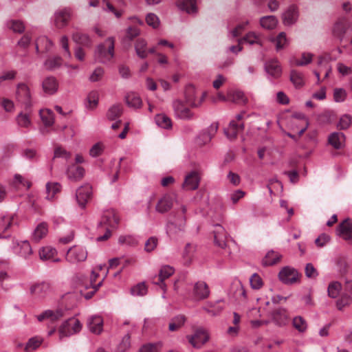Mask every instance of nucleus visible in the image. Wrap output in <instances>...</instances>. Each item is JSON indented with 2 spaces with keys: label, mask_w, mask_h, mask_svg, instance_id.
Wrapping results in <instances>:
<instances>
[{
  "label": "nucleus",
  "mask_w": 352,
  "mask_h": 352,
  "mask_svg": "<svg viewBox=\"0 0 352 352\" xmlns=\"http://www.w3.org/2000/svg\"><path fill=\"white\" fill-rule=\"evenodd\" d=\"M290 80L296 88H300L305 85V78L303 74L296 70L291 71Z\"/></svg>",
  "instance_id": "37998d69"
},
{
  "label": "nucleus",
  "mask_w": 352,
  "mask_h": 352,
  "mask_svg": "<svg viewBox=\"0 0 352 352\" xmlns=\"http://www.w3.org/2000/svg\"><path fill=\"white\" fill-rule=\"evenodd\" d=\"M42 87L46 94L53 95L58 91V82L55 77L48 76L43 80Z\"/></svg>",
  "instance_id": "393cba45"
},
{
  "label": "nucleus",
  "mask_w": 352,
  "mask_h": 352,
  "mask_svg": "<svg viewBox=\"0 0 352 352\" xmlns=\"http://www.w3.org/2000/svg\"><path fill=\"white\" fill-rule=\"evenodd\" d=\"M82 325L76 317H72L62 322L58 328L59 338L69 337L78 333L82 329Z\"/></svg>",
  "instance_id": "20e7f679"
},
{
  "label": "nucleus",
  "mask_w": 352,
  "mask_h": 352,
  "mask_svg": "<svg viewBox=\"0 0 352 352\" xmlns=\"http://www.w3.org/2000/svg\"><path fill=\"white\" fill-rule=\"evenodd\" d=\"M98 274L95 272V270H93L91 272V276H90V280L89 283L85 285V288H92L93 291L89 294H87L85 296L86 298H90L91 296L96 293V292L99 289V287L102 285L103 279L100 280L98 283H96V278H98Z\"/></svg>",
  "instance_id": "72a5a7b5"
},
{
  "label": "nucleus",
  "mask_w": 352,
  "mask_h": 352,
  "mask_svg": "<svg viewBox=\"0 0 352 352\" xmlns=\"http://www.w3.org/2000/svg\"><path fill=\"white\" fill-rule=\"evenodd\" d=\"M89 330L96 335L100 334L103 330V319L100 316H92L87 320Z\"/></svg>",
  "instance_id": "412c9836"
},
{
  "label": "nucleus",
  "mask_w": 352,
  "mask_h": 352,
  "mask_svg": "<svg viewBox=\"0 0 352 352\" xmlns=\"http://www.w3.org/2000/svg\"><path fill=\"white\" fill-rule=\"evenodd\" d=\"M114 55V38L109 37L103 43L98 45L95 52L96 60L105 63L109 61Z\"/></svg>",
  "instance_id": "7ed1b4c3"
},
{
  "label": "nucleus",
  "mask_w": 352,
  "mask_h": 352,
  "mask_svg": "<svg viewBox=\"0 0 352 352\" xmlns=\"http://www.w3.org/2000/svg\"><path fill=\"white\" fill-rule=\"evenodd\" d=\"M62 65V58L60 56H54L47 59L44 63L47 70H54L60 67Z\"/></svg>",
  "instance_id": "3c124183"
},
{
  "label": "nucleus",
  "mask_w": 352,
  "mask_h": 352,
  "mask_svg": "<svg viewBox=\"0 0 352 352\" xmlns=\"http://www.w3.org/2000/svg\"><path fill=\"white\" fill-rule=\"evenodd\" d=\"M265 72L272 79H278L282 75V67L280 63L276 58L267 60L264 65Z\"/></svg>",
  "instance_id": "1a4fd4ad"
},
{
  "label": "nucleus",
  "mask_w": 352,
  "mask_h": 352,
  "mask_svg": "<svg viewBox=\"0 0 352 352\" xmlns=\"http://www.w3.org/2000/svg\"><path fill=\"white\" fill-rule=\"evenodd\" d=\"M272 321L278 326L286 325L289 322V315L286 309L278 308L272 313Z\"/></svg>",
  "instance_id": "4be33fe9"
},
{
  "label": "nucleus",
  "mask_w": 352,
  "mask_h": 352,
  "mask_svg": "<svg viewBox=\"0 0 352 352\" xmlns=\"http://www.w3.org/2000/svg\"><path fill=\"white\" fill-rule=\"evenodd\" d=\"M13 219V216L8 214L0 217V239H6L10 236L9 234H4L12 227Z\"/></svg>",
  "instance_id": "bb28decb"
},
{
  "label": "nucleus",
  "mask_w": 352,
  "mask_h": 352,
  "mask_svg": "<svg viewBox=\"0 0 352 352\" xmlns=\"http://www.w3.org/2000/svg\"><path fill=\"white\" fill-rule=\"evenodd\" d=\"M72 39L76 43L85 47H90L91 45V41L89 36L86 34H82L79 32H76L72 34Z\"/></svg>",
  "instance_id": "79ce46f5"
},
{
  "label": "nucleus",
  "mask_w": 352,
  "mask_h": 352,
  "mask_svg": "<svg viewBox=\"0 0 352 352\" xmlns=\"http://www.w3.org/2000/svg\"><path fill=\"white\" fill-rule=\"evenodd\" d=\"M60 190V185L57 182L47 183L46 184V198L49 200L54 199L55 195Z\"/></svg>",
  "instance_id": "8fccbe9b"
},
{
  "label": "nucleus",
  "mask_w": 352,
  "mask_h": 352,
  "mask_svg": "<svg viewBox=\"0 0 352 352\" xmlns=\"http://www.w3.org/2000/svg\"><path fill=\"white\" fill-rule=\"evenodd\" d=\"M54 45L53 42L45 36H39L36 41V50L39 52L41 49L44 52H49Z\"/></svg>",
  "instance_id": "f704fd0d"
},
{
  "label": "nucleus",
  "mask_w": 352,
  "mask_h": 352,
  "mask_svg": "<svg viewBox=\"0 0 352 352\" xmlns=\"http://www.w3.org/2000/svg\"><path fill=\"white\" fill-rule=\"evenodd\" d=\"M12 183L16 187L19 188L25 187L26 189H29L31 186V182L19 174L14 175Z\"/></svg>",
  "instance_id": "6e6d98bb"
},
{
  "label": "nucleus",
  "mask_w": 352,
  "mask_h": 352,
  "mask_svg": "<svg viewBox=\"0 0 352 352\" xmlns=\"http://www.w3.org/2000/svg\"><path fill=\"white\" fill-rule=\"evenodd\" d=\"M205 96L206 94L203 93L201 98L199 100V101H197L195 87L192 85H189L186 87L184 92L185 102L187 104L192 107L195 108L199 107L204 100Z\"/></svg>",
  "instance_id": "f8f14e48"
},
{
  "label": "nucleus",
  "mask_w": 352,
  "mask_h": 352,
  "mask_svg": "<svg viewBox=\"0 0 352 352\" xmlns=\"http://www.w3.org/2000/svg\"><path fill=\"white\" fill-rule=\"evenodd\" d=\"M16 98L26 107L31 106V94L29 87L25 84L19 83L17 85Z\"/></svg>",
  "instance_id": "4468645a"
},
{
  "label": "nucleus",
  "mask_w": 352,
  "mask_h": 352,
  "mask_svg": "<svg viewBox=\"0 0 352 352\" xmlns=\"http://www.w3.org/2000/svg\"><path fill=\"white\" fill-rule=\"evenodd\" d=\"M162 346V342L148 343L143 345L139 352H160Z\"/></svg>",
  "instance_id": "13d9d810"
},
{
  "label": "nucleus",
  "mask_w": 352,
  "mask_h": 352,
  "mask_svg": "<svg viewBox=\"0 0 352 352\" xmlns=\"http://www.w3.org/2000/svg\"><path fill=\"white\" fill-rule=\"evenodd\" d=\"M130 334L127 333L125 335L122 341L120 342L118 346V350L120 352H125L131 346V342H130Z\"/></svg>",
  "instance_id": "774afa93"
},
{
  "label": "nucleus",
  "mask_w": 352,
  "mask_h": 352,
  "mask_svg": "<svg viewBox=\"0 0 352 352\" xmlns=\"http://www.w3.org/2000/svg\"><path fill=\"white\" fill-rule=\"evenodd\" d=\"M210 295V289L204 281H197L195 283L192 296L195 300H202L207 298Z\"/></svg>",
  "instance_id": "ddd939ff"
},
{
  "label": "nucleus",
  "mask_w": 352,
  "mask_h": 352,
  "mask_svg": "<svg viewBox=\"0 0 352 352\" xmlns=\"http://www.w3.org/2000/svg\"><path fill=\"white\" fill-rule=\"evenodd\" d=\"M122 113V107L119 104L113 105L109 108L107 112V118L109 120H113L120 117Z\"/></svg>",
  "instance_id": "052dcab7"
},
{
  "label": "nucleus",
  "mask_w": 352,
  "mask_h": 352,
  "mask_svg": "<svg viewBox=\"0 0 352 352\" xmlns=\"http://www.w3.org/2000/svg\"><path fill=\"white\" fill-rule=\"evenodd\" d=\"M278 278L284 284L291 285L298 280L299 274L294 268L286 266L279 272Z\"/></svg>",
  "instance_id": "0eeeda50"
},
{
  "label": "nucleus",
  "mask_w": 352,
  "mask_h": 352,
  "mask_svg": "<svg viewBox=\"0 0 352 352\" xmlns=\"http://www.w3.org/2000/svg\"><path fill=\"white\" fill-rule=\"evenodd\" d=\"M87 251L81 246L74 245L70 248L66 254V260L71 263H77L86 260Z\"/></svg>",
  "instance_id": "39448f33"
},
{
  "label": "nucleus",
  "mask_w": 352,
  "mask_h": 352,
  "mask_svg": "<svg viewBox=\"0 0 352 352\" xmlns=\"http://www.w3.org/2000/svg\"><path fill=\"white\" fill-rule=\"evenodd\" d=\"M329 143L336 149H340L344 146L345 135L341 132H333L328 138Z\"/></svg>",
  "instance_id": "7c9ffc66"
},
{
  "label": "nucleus",
  "mask_w": 352,
  "mask_h": 352,
  "mask_svg": "<svg viewBox=\"0 0 352 352\" xmlns=\"http://www.w3.org/2000/svg\"><path fill=\"white\" fill-rule=\"evenodd\" d=\"M50 291V285L47 283H39L30 287V293L37 297H44Z\"/></svg>",
  "instance_id": "473e14b6"
},
{
  "label": "nucleus",
  "mask_w": 352,
  "mask_h": 352,
  "mask_svg": "<svg viewBox=\"0 0 352 352\" xmlns=\"http://www.w3.org/2000/svg\"><path fill=\"white\" fill-rule=\"evenodd\" d=\"M133 296H144L147 293V287L144 283H138L131 289Z\"/></svg>",
  "instance_id": "680f3d73"
},
{
  "label": "nucleus",
  "mask_w": 352,
  "mask_h": 352,
  "mask_svg": "<svg viewBox=\"0 0 352 352\" xmlns=\"http://www.w3.org/2000/svg\"><path fill=\"white\" fill-rule=\"evenodd\" d=\"M13 250L14 253L24 258H28L32 254V247L28 241L16 243Z\"/></svg>",
  "instance_id": "b1692460"
},
{
  "label": "nucleus",
  "mask_w": 352,
  "mask_h": 352,
  "mask_svg": "<svg viewBox=\"0 0 352 352\" xmlns=\"http://www.w3.org/2000/svg\"><path fill=\"white\" fill-rule=\"evenodd\" d=\"M341 289L342 285L338 281H333L328 286V296L332 298H336L340 294Z\"/></svg>",
  "instance_id": "603ef678"
},
{
  "label": "nucleus",
  "mask_w": 352,
  "mask_h": 352,
  "mask_svg": "<svg viewBox=\"0 0 352 352\" xmlns=\"http://www.w3.org/2000/svg\"><path fill=\"white\" fill-rule=\"evenodd\" d=\"M39 115L43 123L45 126H51L53 124L54 119L53 112L51 110L48 109H41Z\"/></svg>",
  "instance_id": "a18cd8bd"
},
{
  "label": "nucleus",
  "mask_w": 352,
  "mask_h": 352,
  "mask_svg": "<svg viewBox=\"0 0 352 352\" xmlns=\"http://www.w3.org/2000/svg\"><path fill=\"white\" fill-rule=\"evenodd\" d=\"M120 222L117 212L109 209L104 211L101 219L98 224V230H105V233L97 238V241H102L108 239L111 235V231L116 229Z\"/></svg>",
  "instance_id": "f257e3e1"
},
{
  "label": "nucleus",
  "mask_w": 352,
  "mask_h": 352,
  "mask_svg": "<svg viewBox=\"0 0 352 352\" xmlns=\"http://www.w3.org/2000/svg\"><path fill=\"white\" fill-rule=\"evenodd\" d=\"M56 254V250L51 246H45L39 250V257L43 261L52 260L53 262H59L60 258H54Z\"/></svg>",
  "instance_id": "c756f323"
},
{
  "label": "nucleus",
  "mask_w": 352,
  "mask_h": 352,
  "mask_svg": "<svg viewBox=\"0 0 352 352\" xmlns=\"http://www.w3.org/2000/svg\"><path fill=\"white\" fill-rule=\"evenodd\" d=\"M298 121H300L304 124L303 126L298 131V135H302L308 127V120L303 113H297L292 116V122L294 124H296Z\"/></svg>",
  "instance_id": "c03bdc74"
},
{
  "label": "nucleus",
  "mask_w": 352,
  "mask_h": 352,
  "mask_svg": "<svg viewBox=\"0 0 352 352\" xmlns=\"http://www.w3.org/2000/svg\"><path fill=\"white\" fill-rule=\"evenodd\" d=\"M175 272V269L170 265H163L159 272L157 279H153V283L163 289L164 292L166 290V285L164 283V280L171 276Z\"/></svg>",
  "instance_id": "dca6fc26"
},
{
  "label": "nucleus",
  "mask_w": 352,
  "mask_h": 352,
  "mask_svg": "<svg viewBox=\"0 0 352 352\" xmlns=\"http://www.w3.org/2000/svg\"><path fill=\"white\" fill-rule=\"evenodd\" d=\"M347 96L345 89L342 88H336L333 90V99L336 102H344Z\"/></svg>",
  "instance_id": "69168bd1"
},
{
  "label": "nucleus",
  "mask_w": 352,
  "mask_h": 352,
  "mask_svg": "<svg viewBox=\"0 0 352 352\" xmlns=\"http://www.w3.org/2000/svg\"><path fill=\"white\" fill-rule=\"evenodd\" d=\"M218 130V123H212L206 130L203 131L197 139V144L200 146H204L208 144L212 138L215 135Z\"/></svg>",
  "instance_id": "9d476101"
},
{
  "label": "nucleus",
  "mask_w": 352,
  "mask_h": 352,
  "mask_svg": "<svg viewBox=\"0 0 352 352\" xmlns=\"http://www.w3.org/2000/svg\"><path fill=\"white\" fill-rule=\"evenodd\" d=\"M293 327L299 332H305L307 328V322L301 316H296L292 320Z\"/></svg>",
  "instance_id": "4d7b16f0"
},
{
  "label": "nucleus",
  "mask_w": 352,
  "mask_h": 352,
  "mask_svg": "<svg viewBox=\"0 0 352 352\" xmlns=\"http://www.w3.org/2000/svg\"><path fill=\"white\" fill-rule=\"evenodd\" d=\"M60 45L63 50V56L70 58L72 57V53L69 48V40L67 36H63L60 38Z\"/></svg>",
  "instance_id": "0e129e2a"
},
{
  "label": "nucleus",
  "mask_w": 352,
  "mask_h": 352,
  "mask_svg": "<svg viewBox=\"0 0 352 352\" xmlns=\"http://www.w3.org/2000/svg\"><path fill=\"white\" fill-rule=\"evenodd\" d=\"M85 170L82 167L72 165L67 170V178L72 182L81 179L84 175Z\"/></svg>",
  "instance_id": "2f4dec72"
},
{
  "label": "nucleus",
  "mask_w": 352,
  "mask_h": 352,
  "mask_svg": "<svg viewBox=\"0 0 352 352\" xmlns=\"http://www.w3.org/2000/svg\"><path fill=\"white\" fill-rule=\"evenodd\" d=\"M282 255L274 250L269 251L262 261L265 266H270L276 264L280 261Z\"/></svg>",
  "instance_id": "e433bc0d"
},
{
  "label": "nucleus",
  "mask_w": 352,
  "mask_h": 352,
  "mask_svg": "<svg viewBox=\"0 0 352 352\" xmlns=\"http://www.w3.org/2000/svg\"><path fill=\"white\" fill-rule=\"evenodd\" d=\"M146 22L148 25L152 27L154 29L157 28L160 24V21L159 17L153 13H148L146 15Z\"/></svg>",
  "instance_id": "e2e57ef3"
},
{
  "label": "nucleus",
  "mask_w": 352,
  "mask_h": 352,
  "mask_svg": "<svg viewBox=\"0 0 352 352\" xmlns=\"http://www.w3.org/2000/svg\"><path fill=\"white\" fill-rule=\"evenodd\" d=\"M200 182V177L197 172L192 171L188 174L184 179L183 188L186 190H196Z\"/></svg>",
  "instance_id": "5701e85b"
},
{
  "label": "nucleus",
  "mask_w": 352,
  "mask_h": 352,
  "mask_svg": "<svg viewBox=\"0 0 352 352\" xmlns=\"http://www.w3.org/2000/svg\"><path fill=\"white\" fill-rule=\"evenodd\" d=\"M63 316V312L60 309H58L56 311L46 310L41 314L37 316V319L38 321H43L45 319H50L52 321H54L58 320Z\"/></svg>",
  "instance_id": "c9c22d12"
},
{
  "label": "nucleus",
  "mask_w": 352,
  "mask_h": 352,
  "mask_svg": "<svg viewBox=\"0 0 352 352\" xmlns=\"http://www.w3.org/2000/svg\"><path fill=\"white\" fill-rule=\"evenodd\" d=\"M178 8L186 11L188 14H193L197 12L195 0H184L177 3Z\"/></svg>",
  "instance_id": "a19ab883"
},
{
  "label": "nucleus",
  "mask_w": 352,
  "mask_h": 352,
  "mask_svg": "<svg viewBox=\"0 0 352 352\" xmlns=\"http://www.w3.org/2000/svg\"><path fill=\"white\" fill-rule=\"evenodd\" d=\"M135 50L139 58H146L148 56L147 41L144 38H138L135 44Z\"/></svg>",
  "instance_id": "4c0bfd02"
},
{
  "label": "nucleus",
  "mask_w": 352,
  "mask_h": 352,
  "mask_svg": "<svg viewBox=\"0 0 352 352\" xmlns=\"http://www.w3.org/2000/svg\"><path fill=\"white\" fill-rule=\"evenodd\" d=\"M243 118V113L238 114L236 116V120L230 121L229 126L225 129V133L229 139H234L237 136L238 133L243 130V124L242 122H240Z\"/></svg>",
  "instance_id": "6e6552de"
},
{
  "label": "nucleus",
  "mask_w": 352,
  "mask_h": 352,
  "mask_svg": "<svg viewBox=\"0 0 352 352\" xmlns=\"http://www.w3.org/2000/svg\"><path fill=\"white\" fill-rule=\"evenodd\" d=\"M351 29V24L345 19L338 21L333 29V34L342 40L345 34Z\"/></svg>",
  "instance_id": "aec40b11"
},
{
  "label": "nucleus",
  "mask_w": 352,
  "mask_h": 352,
  "mask_svg": "<svg viewBox=\"0 0 352 352\" xmlns=\"http://www.w3.org/2000/svg\"><path fill=\"white\" fill-rule=\"evenodd\" d=\"M126 102L127 104L133 108L137 109L142 106V100L135 93H129L126 96Z\"/></svg>",
  "instance_id": "49530a36"
},
{
  "label": "nucleus",
  "mask_w": 352,
  "mask_h": 352,
  "mask_svg": "<svg viewBox=\"0 0 352 352\" xmlns=\"http://www.w3.org/2000/svg\"><path fill=\"white\" fill-rule=\"evenodd\" d=\"M213 234L214 244L221 248H225L226 247L227 233L224 228L219 224L214 225Z\"/></svg>",
  "instance_id": "6ab92c4d"
},
{
  "label": "nucleus",
  "mask_w": 352,
  "mask_h": 352,
  "mask_svg": "<svg viewBox=\"0 0 352 352\" xmlns=\"http://www.w3.org/2000/svg\"><path fill=\"white\" fill-rule=\"evenodd\" d=\"M7 25L16 33H22L25 30L23 23L19 20H11L8 22Z\"/></svg>",
  "instance_id": "bf43d9fd"
},
{
  "label": "nucleus",
  "mask_w": 352,
  "mask_h": 352,
  "mask_svg": "<svg viewBox=\"0 0 352 352\" xmlns=\"http://www.w3.org/2000/svg\"><path fill=\"white\" fill-rule=\"evenodd\" d=\"M338 234L352 243V221L344 220L338 228Z\"/></svg>",
  "instance_id": "a878e982"
},
{
  "label": "nucleus",
  "mask_w": 352,
  "mask_h": 352,
  "mask_svg": "<svg viewBox=\"0 0 352 352\" xmlns=\"http://www.w3.org/2000/svg\"><path fill=\"white\" fill-rule=\"evenodd\" d=\"M71 17V11L67 8L57 10L54 15V25L63 28L67 25Z\"/></svg>",
  "instance_id": "a211bd4d"
},
{
  "label": "nucleus",
  "mask_w": 352,
  "mask_h": 352,
  "mask_svg": "<svg viewBox=\"0 0 352 352\" xmlns=\"http://www.w3.org/2000/svg\"><path fill=\"white\" fill-rule=\"evenodd\" d=\"M278 24V19L275 16H265L260 19L261 26L266 30H273Z\"/></svg>",
  "instance_id": "ea45409f"
},
{
  "label": "nucleus",
  "mask_w": 352,
  "mask_h": 352,
  "mask_svg": "<svg viewBox=\"0 0 352 352\" xmlns=\"http://www.w3.org/2000/svg\"><path fill=\"white\" fill-rule=\"evenodd\" d=\"M173 205V198L168 195L163 196L157 202L155 209L160 213L168 212Z\"/></svg>",
  "instance_id": "c85d7f7f"
},
{
  "label": "nucleus",
  "mask_w": 352,
  "mask_h": 352,
  "mask_svg": "<svg viewBox=\"0 0 352 352\" xmlns=\"http://www.w3.org/2000/svg\"><path fill=\"white\" fill-rule=\"evenodd\" d=\"M239 44L248 43L250 45H263V39L261 34L256 33L255 32H249L245 36L239 39Z\"/></svg>",
  "instance_id": "cd10ccee"
},
{
  "label": "nucleus",
  "mask_w": 352,
  "mask_h": 352,
  "mask_svg": "<svg viewBox=\"0 0 352 352\" xmlns=\"http://www.w3.org/2000/svg\"><path fill=\"white\" fill-rule=\"evenodd\" d=\"M91 195L92 188L89 184L82 186L77 189L76 194V200L82 208L85 207L86 204L91 199Z\"/></svg>",
  "instance_id": "2eb2a0df"
},
{
  "label": "nucleus",
  "mask_w": 352,
  "mask_h": 352,
  "mask_svg": "<svg viewBox=\"0 0 352 352\" xmlns=\"http://www.w3.org/2000/svg\"><path fill=\"white\" fill-rule=\"evenodd\" d=\"M272 41L275 43L277 51L283 49L288 44L286 34L283 32H280L275 38L272 39Z\"/></svg>",
  "instance_id": "864d4df0"
},
{
  "label": "nucleus",
  "mask_w": 352,
  "mask_h": 352,
  "mask_svg": "<svg viewBox=\"0 0 352 352\" xmlns=\"http://www.w3.org/2000/svg\"><path fill=\"white\" fill-rule=\"evenodd\" d=\"M312 58H313L312 54L304 52L302 54L301 59L295 60L294 65L296 66L307 65L312 61Z\"/></svg>",
  "instance_id": "338daca9"
},
{
  "label": "nucleus",
  "mask_w": 352,
  "mask_h": 352,
  "mask_svg": "<svg viewBox=\"0 0 352 352\" xmlns=\"http://www.w3.org/2000/svg\"><path fill=\"white\" fill-rule=\"evenodd\" d=\"M47 225L44 222H42L39 223L34 230V232L32 234V239L34 241L38 242L43 237H45L47 235Z\"/></svg>",
  "instance_id": "58836bf2"
},
{
  "label": "nucleus",
  "mask_w": 352,
  "mask_h": 352,
  "mask_svg": "<svg viewBox=\"0 0 352 352\" xmlns=\"http://www.w3.org/2000/svg\"><path fill=\"white\" fill-rule=\"evenodd\" d=\"M298 16L299 11L298 6L292 4L282 14L283 23L285 25H292L296 23Z\"/></svg>",
  "instance_id": "9b49d317"
},
{
  "label": "nucleus",
  "mask_w": 352,
  "mask_h": 352,
  "mask_svg": "<svg viewBox=\"0 0 352 352\" xmlns=\"http://www.w3.org/2000/svg\"><path fill=\"white\" fill-rule=\"evenodd\" d=\"M186 102L177 99L173 102V108L175 116L182 120H191L194 117L193 113L186 107Z\"/></svg>",
  "instance_id": "423d86ee"
},
{
  "label": "nucleus",
  "mask_w": 352,
  "mask_h": 352,
  "mask_svg": "<svg viewBox=\"0 0 352 352\" xmlns=\"http://www.w3.org/2000/svg\"><path fill=\"white\" fill-rule=\"evenodd\" d=\"M181 212V214L177 216H170V219L168 221L166 226V234L170 237L175 236L179 232L184 230L186 225L185 214L186 212V208L185 206L182 205L179 210L177 212Z\"/></svg>",
  "instance_id": "f03ea898"
},
{
  "label": "nucleus",
  "mask_w": 352,
  "mask_h": 352,
  "mask_svg": "<svg viewBox=\"0 0 352 352\" xmlns=\"http://www.w3.org/2000/svg\"><path fill=\"white\" fill-rule=\"evenodd\" d=\"M184 322L185 317L184 316H177L171 320L168 325V329L170 331H175L182 327Z\"/></svg>",
  "instance_id": "5fc2aeb1"
},
{
  "label": "nucleus",
  "mask_w": 352,
  "mask_h": 352,
  "mask_svg": "<svg viewBox=\"0 0 352 352\" xmlns=\"http://www.w3.org/2000/svg\"><path fill=\"white\" fill-rule=\"evenodd\" d=\"M155 120L156 124L163 129H168L172 127L171 120L165 114H157L155 118Z\"/></svg>",
  "instance_id": "de8ad7c7"
},
{
  "label": "nucleus",
  "mask_w": 352,
  "mask_h": 352,
  "mask_svg": "<svg viewBox=\"0 0 352 352\" xmlns=\"http://www.w3.org/2000/svg\"><path fill=\"white\" fill-rule=\"evenodd\" d=\"M228 98L234 102H243V104H245L248 100L243 92L239 90L229 91Z\"/></svg>",
  "instance_id": "09e8293b"
},
{
  "label": "nucleus",
  "mask_w": 352,
  "mask_h": 352,
  "mask_svg": "<svg viewBox=\"0 0 352 352\" xmlns=\"http://www.w3.org/2000/svg\"><path fill=\"white\" fill-rule=\"evenodd\" d=\"M187 338L194 347L199 348L209 340V335L206 330L198 329L194 335L188 336Z\"/></svg>",
  "instance_id": "f3484780"
}]
</instances>
